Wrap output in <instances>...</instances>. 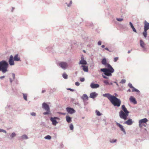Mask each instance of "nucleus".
<instances>
[{
    "label": "nucleus",
    "mask_w": 149,
    "mask_h": 149,
    "mask_svg": "<svg viewBox=\"0 0 149 149\" xmlns=\"http://www.w3.org/2000/svg\"><path fill=\"white\" fill-rule=\"evenodd\" d=\"M14 60L15 61H21L20 58L19 57H18V54H16L15 56L14 57H13Z\"/></svg>",
    "instance_id": "6ab92c4d"
},
{
    "label": "nucleus",
    "mask_w": 149,
    "mask_h": 149,
    "mask_svg": "<svg viewBox=\"0 0 149 149\" xmlns=\"http://www.w3.org/2000/svg\"><path fill=\"white\" fill-rule=\"evenodd\" d=\"M59 119V118L57 117H51L50 118V120L52 122V124L54 125L55 126L58 123L56 120V119Z\"/></svg>",
    "instance_id": "0eeeda50"
},
{
    "label": "nucleus",
    "mask_w": 149,
    "mask_h": 149,
    "mask_svg": "<svg viewBox=\"0 0 149 149\" xmlns=\"http://www.w3.org/2000/svg\"><path fill=\"white\" fill-rule=\"evenodd\" d=\"M10 83H12V82H13V80L11 78H10Z\"/></svg>",
    "instance_id": "4d7b16f0"
},
{
    "label": "nucleus",
    "mask_w": 149,
    "mask_h": 149,
    "mask_svg": "<svg viewBox=\"0 0 149 149\" xmlns=\"http://www.w3.org/2000/svg\"><path fill=\"white\" fill-rule=\"evenodd\" d=\"M79 65H86L87 64V62L84 59L81 60L79 63Z\"/></svg>",
    "instance_id": "a211bd4d"
},
{
    "label": "nucleus",
    "mask_w": 149,
    "mask_h": 149,
    "mask_svg": "<svg viewBox=\"0 0 149 149\" xmlns=\"http://www.w3.org/2000/svg\"><path fill=\"white\" fill-rule=\"evenodd\" d=\"M149 29V23L145 21L144 26V30H148Z\"/></svg>",
    "instance_id": "f3484780"
},
{
    "label": "nucleus",
    "mask_w": 149,
    "mask_h": 149,
    "mask_svg": "<svg viewBox=\"0 0 149 149\" xmlns=\"http://www.w3.org/2000/svg\"><path fill=\"white\" fill-rule=\"evenodd\" d=\"M128 86L131 88H133V86L132 84L131 83H129L128 84Z\"/></svg>",
    "instance_id": "79ce46f5"
},
{
    "label": "nucleus",
    "mask_w": 149,
    "mask_h": 149,
    "mask_svg": "<svg viewBox=\"0 0 149 149\" xmlns=\"http://www.w3.org/2000/svg\"><path fill=\"white\" fill-rule=\"evenodd\" d=\"M30 114L31 116H36V113L34 112L31 113Z\"/></svg>",
    "instance_id": "e433bc0d"
},
{
    "label": "nucleus",
    "mask_w": 149,
    "mask_h": 149,
    "mask_svg": "<svg viewBox=\"0 0 149 149\" xmlns=\"http://www.w3.org/2000/svg\"><path fill=\"white\" fill-rule=\"evenodd\" d=\"M66 119L67 122L68 123H70L72 121V118L70 117L68 115L66 116Z\"/></svg>",
    "instance_id": "412c9836"
},
{
    "label": "nucleus",
    "mask_w": 149,
    "mask_h": 149,
    "mask_svg": "<svg viewBox=\"0 0 149 149\" xmlns=\"http://www.w3.org/2000/svg\"><path fill=\"white\" fill-rule=\"evenodd\" d=\"M110 101L114 106L117 107H120L121 103L120 100L114 96Z\"/></svg>",
    "instance_id": "7ed1b4c3"
},
{
    "label": "nucleus",
    "mask_w": 149,
    "mask_h": 149,
    "mask_svg": "<svg viewBox=\"0 0 149 149\" xmlns=\"http://www.w3.org/2000/svg\"><path fill=\"white\" fill-rule=\"evenodd\" d=\"M13 59V56L12 55H11L10 56L8 61L9 64L10 65H13L14 64Z\"/></svg>",
    "instance_id": "f8f14e48"
},
{
    "label": "nucleus",
    "mask_w": 149,
    "mask_h": 149,
    "mask_svg": "<svg viewBox=\"0 0 149 149\" xmlns=\"http://www.w3.org/2000/svg\"><path fill=\"white\" fill-rule=\"evenodd\" d=\"M109 84H110V85H113V83L111 82L110 83V84L109 83Z\"/></svg>",
    "instance_id": "69168bd1"
},
{
    "label": "nucleus",
    "mask_w": 149,
    "mask_h": 149,
    "mask_svg": "<svg viewBox=\"0 0 149 149\" xmlns=\"http://www.w3.org/2000/svg\"><path fill=\"white\" fill-rule=\"evenodd\" d=\"M12 77H13V79H15V74L14 73H12Z\"/></svg>",
    "instance_id": "3c124183"
},
{
    "label": "nucleus",
    "mask_w": 149,
    "mask_h": 149,
    "mask_svg": "<svg viewBox=\"0 0 149 149\" xmlns=\"http://www.w3.org/2000/svg\"><path fill=\"white\" fill-rule=\"evenodd\" d=\"M80 80L81 82H83L85 81V79L84 78H81L80 79Z\"/></svg>",
    "instance_id": "a18cd8bd"
},
{
    "label": "nucleus",
    "mask_w": 149,
    "mask_h": 149,
    "mask_svg": "<svg viewBox=\"0 0 149 149\" xmlns=\"http://www.w3.org/2000/svg\"><path fill=\"white\" fill-rule=\"evenodd\" d=\"M90 86L92 88H99L100 85L98 84L92 83L91 84Z\"/></svg>",
    "instance_id": "ddd939ff"
},
{
    "label": "nucleus",
    "mask_w": 149,
    "mask_h": 149,
    "mask_svg": "<svg viewBox=\"0 0 149 149\" xmlns=\"http://www.w3.org/2000/svg\"><path fill=\"white\" fill-rule=\"evenodd\" d=\"M128 91V92H130L131 91V90L130 89H129L128 91Z\"/></svg>",
    "instance_id": "0e129e2a"
},
{
    "label": "nucleus",
    "mask_w": 149,
    "mask_h": 149,
    "mask_svg": "<svg viewBox=\"0 0 149 149\" xmlns=\"http://www.w3.org/2000/svg\"><path fill=\"white\" fill-rule=\"evenodd\" d=\"M102 42L101 41H99L97 43L98 45H101Z\"/></svg>",
    "instance_id": "09e8293b"
},
{
    "label": "nucleus",
    "mask_w": 149,
    "mask_h": 149,
    "mask_svg": "<svg viewBox=\"0 0 149 149\" xmlns=\"http://www.w3.org/2000/svg\"><path fill=\"white\" fill-rule=\"evenodd\" d=\"M104 49H105V50H107V51H109V52H111V51H110L109 49L107 48V47H106L104 48Z\"/></svg>",
    "instance_id": "603ef678"
},
{
    "label": "nucleus",
    "mask_w": 149,
    "mask_h": 149,
    "mask_svg": "<svg viewBox=\"0 0 149 149\" xmlns=\"http://www.w3.org/2000/svg\"><path fill=\"white\" fill-rule=\"evenodd\" d=\"M63 77L65 79H67L68 78V75L65 73H64L63 74Z\"/></svg>",
    "instance_id": "c756f323"
},
{
    "label": "nucleus",
    "mask_w": 149,
    "mask_h": 149,
    "mask_svg": "<svg viewBox=\"0 0 149 149\" xmlns=\"http://www.w3.org/2000/svg\"><path fill=\"white\" fill-rule=\"evenodd\" d=\"M81 67L83 68V70L85 72H88V67L85 65H82Z\"/></svg>",
    "instance_id": "5701e85b"
},
{
    "label": "nucleus",
    "mask_w": 149,
    "mask_h": 149,
    "mask_svg": "<svg viewBox=\"0 0 149 149\" xmlns=\"http://www.w3.org/2000/svg\"><path fill=\"white\" fill-rule=\"evenodd\" d=\"M147 30H144V31L143 32V35L145 38H146L147 36Z\"/></svg>",
    "instance_id": "bb28decb"
},
{
    "label": "nucleus",
    "mask_w": 149,
    "mask_h": 149,
    "mask_svg": "<svg viewBox=\"0 0 149 149\" xmlns=\"http://www.w3.org/2000/svg\"><path fill=\"white\" fill-rule=\"evenodd\" d=\"M116 20L119 22L122 21L123 20V18H116Z\"/></svg>",
    "instance_id": "4c0bfd02"
},
{
    "label": "nucleus",
    "mask_w": 149,
    "mask_h": 149,
    "mask_svg": "<svg viewBox=\"0 0 149 149\" xmlns=\"http://www.w3.org/2000/svg\"><path fill=\"white\" fill-rule=\"evenodd\" d=\"M117 141L116 139H111L109 140V142L111 143H113L116 142Z\"/></svg>",
    "instance_id": "cd10ccee"
},
{
    "label": "nucleus",
    "mask_w": 149,
    "mask_h": 149,
    "mask_svg": "<svg viewBox=\"0 0 149 149\" xmlns=\"http://www.w3.org/2000/svg\"><path fill=\"white\" fill-rule=\"evenodd\" d=\"M131 52V51L129 50L128 52V53L129 54Z\"/></svg>",
    "instance_id": "e2e57ef3"
},
{
    "label": "nucleus",
    "mask_w": 149,
    "mask_h": 149,
    "mask_svg": "<svg viewBox=\"0 0 149 149\" xmlns=\"http://www.w3.org/2000/svg\"><path fill=\"white\" fill-rule=\"evenodd\" d=\"M16 134L15 132L12 133L10 135L9 138L10 139H12L13 138L15 137L16 136Z\"/></svg>",
    "instance_id": "393cba45"
},
{
    "label": "nucleus",
    "mask_w": 149,
    "mask_h": 149,
    "mask_svg": "<svg viewBox=\"0 0 149 149\" xmlns=\"http://www.w3.org/2000/svg\"><path fill=\"white\" fill-rule=\"evenodd\" d=\"M28 139V137L27 135L26 134H24L22 135V136L19 137V140H22L24 139Z\"/></svg>",
    "instance_id": "dca6fc26"
},
{
    "label": "nucleus",
    "mask_w": 149,
    "mask_h": 149,
    "mask_svg": "<svg viewBox=\"0 0 149 149\" xmlns=\"http://www.w3.org/2000/svg\"><path fill=\"white\" fill-rule=\"evenodd\" d=\"M126 82V80L125 79H122L120 82V83L124 84Z\"/></svg>",
    "instance_id": "58836bf2"
},
{
    "label": "nucleus",
    "mask_w": 149,
    "mask_h": 149,
    "mask_svg": "<svg viewBox=\"0 0 149 149\" xmlns=\"http://www.w3.org/2000/svg\"><path fill=\"white\" fill-rule=\"evenodd\" d=\"M95 112L96 113V115L98 116H100L102 115V114L97 110H96Z\"/></svg>",
    "instance_id": "7c9ffc66"
},
{
    "label": "nucleus",
    "mask_w": 149,
    "mask_h": 149,
    "mask_svg": "<svg viewBox=\"0 0 149 149\" xmlns=\"http://www.w3.org/2000/svg\"><path fill=\"white\" fill-rule=\"evenodd\" d=\"M116 123L118 127H119L120 128V130L122 131V132H123L125 134H126V132L125 129L123 127V126L122 125H121L119 123H118L116 122Z\"/></svg>",
    "instance_id": "1a4fd4ad"
},
{
    "label": "nucleus",
    "mask_w": 149,
    "mask_h": 149,
    "mask_svg": "<svg viewBox=\"0 0 149 149\" xmlns=\"http://www.w3.org/2000/svg\"><path fill=\"white\" fill-rule=\"evenodd\" d=\"M72 1L71 0L70 1V3L69 4H68L67 3H65V4L67 5L68 7H70L71 6L72 4Z\"/></svg>",
    "instance_id": "473e14b6"
},
{
    "label": "nucleus",
    "mask_w": 149,
    "mask_h": 149,
    "mask_svg": "<svg viewBox=\"0 0 149 149\" xmlns=\"http://www.w3.org/2000/svg\"><path fill=\"white\" fill-rule=\"evenodd\" d=\"M3 132L5 133H6V131L5 130L0 129V132Z\"/></svg>",
    "instance_id": "ea45409f"
},
{
    "label": "nucleus",
    "mask_w": 149,
    "mask_h": 149,
    "mask_svg": "<svg viewBox=\"0 0 149 149\" xmlns=\"http://www.w3.org/2000/svg\"><path fill=\"white\" fill-rule=\"evenodd\" d=\"M140 43L141 46L142 48H144L145 44L142 40H141L140 41Z\"/></svg>",
    "instance_id": "a878e982"
},
{
    "label": "nucleus",
    "mask_w": 149,
    "mask_h": 149,
    "mask_svg": "<svg viewBox=\"0 0 149 149\" xmlns=\"http://www.w3.org/2000/svg\"><path fill=\"white\" fill-rule=\"evenodd\" d=\"M148 121V119L146 118H144L141 119L139 120L140 123H145Z\"/></svg>",
    "instance_id": "4be33fe9"
},
{
    "label": "nucleus",
    "mask_w": 149,
    "mask_h": 149,
    "mask_svg": "<svg viewBox=\"0 0 149 149\" xmlns=\"http://www.w3.org/2000/svg\"><path fill=\"white\" fill-rule=\"evenodd\" d=\"M102 77H103L104 78V79H109V77H107L106 75L105 76V75H103V74H102Z\"/></svg>",
    "instance_id": "a19ab883"
},
{
    "label": "nucleus",
    "mask_w": 149,
    "mask_h": 149,
    "mask_svg": "<svg viewBox=\"0 0 149 149\" xmlns=\"http://www.w3.org/2000/svg\"><path fill=\"white\" fill-rule=\"evenodd\" d=\"M70 129L71 130H73L74 129V126L72 124H70Z\"/></svg>",
    "instance_id": "c9c22d12"
},
{
    "label": "nucleus",
    "mask_w": 149,
    "mask_h": 149,
    "mask_svg": "<svg viewBox=\"0 0 149 149\" xmlns=\"http://www.w3.org/2000/svg\"><path fill=\"white\" fill-rule=\"evenodd\" d=\"M129 24L130 25V27L131 28L133 26H134L132 24V23L131 22H129Z\"/></svg>",
    "instance_id": "49530a36"
},
{
    "label": "nucleus",
    "mask_w": 149,
    "mask_h": 149,
    "mask_svg": "<svg viewBox=\"0 0 149 149\" xmlns=\"http://www.w3.org/2000/svg\"><path fill=\"white\" fill-rule=\"evenodd\" d=\"M132 88V92L135 91L137 92H139V90L136 89V88H135L134 87H133V88Z\"/></svg>",
    "instance_id": "c85d7f7f"
},
{
    "label": "nucleus",
    "mask_w": 149,
    "mask_h": 149,
    "mask_svg": "<svg viewBox=\"0 0 149 149\" xmlns=\"http://www.w3.org/2000/svg\"><path fill=\"white\" fill-rule=\"evenodd\" d=\"M45 91H46L45 90H43L42 91V93H45Z\"/></svg>",
    "instance_id": "13d9d810"
},
{
    "label": "nucleus",
    "mask_w": 149,
    "mask_h": 149,
    "mask_svg": "<svg viewBox=\"0 0 149 149\" xmlns=\"http://www.w3.org/2000/svg\"><path fill=\"white\" fill-rule=\"evenodd\" d=\"M81 98L84 101L88 100V97L87 95L86 94H84L81 97Z\"/></svg>",
    "instance_id": "aec40b11"
},
{
    "label": "nucleus",
    "mask_w": 149,
    "mask_h": 149,
    "mask_svg": "<svg viewBox=\"0 0 149 149\" xmlns=\"http://www.w3.org/2000/svg\"><path fill=\"white\" fill-rule=\"evenodd\" d=\"M122 109L123 110L124 112L127 113H129V112L127 110L126 108L125 107V106L123 105L122 106Z\"/></svg>",
    "instance_id": "b1692460"
},
{
    "label": "nucleus",
    "mask_w": 149,
    "mask_h": 149,
    "mask_svg": "<svg viewBox=\"0 0 149 149\" xmlns=\"http://www.w3.org/2000/svg\"><path fill=\"white\" fill-rule=\"evenodd\" d=\"M75 85L77 86H79L80 85V83L78 82H76L75 83Z\"/></svg>",
    "instance_id": "de8ad7c7"
},
{
    "label": "nucleus",
    "mask_w": 149,
    "mask_h": 149,
    "mask_svg": "<svg viewBox=\"0 0 149 149\" xmlns=\"http://www.w3.org/2000/svg\"><path fill=\"white\" fill-rule=\"evenodd\" d=\"M101 47L102 48H104L105 47V46L104 45H102L101 46Z\"/></svg>",
    "instance_id": "052dcab7"
},
{
    "label": "nucleus",
    "mask_w": 149,
    "mask_h": 149,
    "mask_svg": "<svg viewBox=\"0 0 149 149\" xmlns=\"http://www.w3.org/2000/svg\"><path fill=\"white\" fill-rule=\"evenodd\" d=\"M142 123H140V122L139 121V126L140 127H141L142 125H141Z\"/></svg>",
    "instance_id": "6e6d98bb"
},
{
    "label": "nucleus",
    "mask_w": 149,
    "mask_h": 149,
    "mask_svg": "<svg viewBox=\"0 0 149 149\" xmlns=\"http://www.w3.org/2000/svg\"><path fill=\"white\" fill-rule=\"evenodd\" d=\"M58 65L62 69L64 70L66 69L68 67L67 63L64 62H60L58 63Z\"/></svg>",
    "instance_id": "423d86ee"
},
{
    "label": "nucleus",
    "mask_w": 149,
    "mask_h": 149,
    "mask_svg": "<svg viewBox=\"0 0 149 149\" xmlns=\"http://www.w3.org/2000/svg\"><path fill=\"white\" fill-rule=\"evenodd\" d=\"M101 63L102 65H105L107 68L101 69L100 71L103 72L105 75L107 76H111L112 74L114 72V70L109 63H107L106 58H103Z\"/></svg>",
    "instance_id": "f257e3e1"
},
{
    "label": "nucleus",
    "mask_w": 149,
    "mask_h": 149,
    "mask_svg": "<svg viewBox=\"0 0 149 149\" xmlns=\"http://www.w3.org/2000/svg\"><path fill=\"white\" fill-rule=\"evenodd\" d=\"M129 113L124 112L122 110L120 111L119 112V116L121 118L125 120L127 119V116Z\"/></svg>",
    "instance_id": "39448f33"
},
{
    "label": "nucleus",
    "mask_w": 149,
    "mask_h": 149,
    "mask_svg": "<svg viewBox=\"0 0 149 149\" xmlns=\"http://www.w3.org/2000/svg\"><path fill=\"white\" fill-rule=\"evenodd\" d=\"M51 136L50 135H48L45 137V139H47L50 140L51 139Z\"/></svg>",
    "instance_id": "2f4dec72"
},
{
    "label": "nucleus",
    "mask_w": 149,
    "mask_h": 149,
    "mask_svg": "<svg viewBox=\"0 0 149 149\" xmlns=\"http://www.w3.org/2000/svg\"><path fill=\"white\" fill-rule=\"evenodd\" d=\"M134 121L130 118H129L127 120L125 121L124 123V124H126L128 125H131L132 124Z\"/></svg>",
    "instance_id": "9d476101"
},
{
    "label": "nucleus",
    "mask_w": 149,
    "mask_h": 149,
    "mask_svg": "<svg viewBox=\"0 0 149 149\" xmlns=\"http://www.w3.org/2000/svg\"><path fill=\"white\" fill-rule=\"evenodd\" d=\"M97 94L95 92H92L90 93V97L94 99L97 96Z\"/></svg>",
    "instance_id": "2eb2a0df"
},
{
    "label": "nucleus",
    "mask_w": 149,
    "mask_h": 149,
    "mask_svg": "<svg viewBox=\"0 0 149 149\" xmlns=\"http://www.w3.org/2000/svg\"><path fill=\"white\" fill-rule=\"evenodd\" d=\"M103 82L106 85H108L109 84L108 80H104L103 81Z\"/></svg>",
    "instance_id": "f704fd0d"
},
{
    "label": "nucleus",
    "mask_w": 149,
    "mask_h": 149,
    "mask_svg": "<svg viewBox=\"0 0 149 149\" xmlns=\"http://www.w3.org/2000/svg\"><path fill=\"white\" fill-rule=\"evenodd\" d=\"M5 76H1L0 77V79H2L3 78H5Z\"/></svg>",
    "instance_id": "864d4df0"
},
{
    "label": "nucleus",
    "mask_w": 149,
    "mask_h": 149,
    "mask_svg": "<svg viewBox=\"0 0 149 149\" xmlns=\"http://www.w3.org/2000/svg\"><path fill=\"white\" fill-rule=\"evenodd\" d=\"M81 60L84 59V58L83 56L81 57Z\"/></svg>",
    "instance_id": "680f3d73"
},
{
    "label": "nucleus",
    "mask_w": 149,
    "mask_h": 149,
    "mask_svg": "<svg viewBox=\"0 0 149 149\" xmlns=\"http://www.w3.org/2000/svg\"><path fill=\"white\" fill-rule=\"evenodd\" d=\"M66 110L69 114H72L75 112L76 111L73 108L67 107L66 109Z\"/></svg>",
    "instance_id": "6e6552de"
},
{
    "label": "nucleus",
    "mask_w": 149,
    "mask_h": 149,
    "mask_svg": "<svg viewBox=\"0 0 149 149\" xmlns=\"http://www.w3.org/2000/svg\"><path fill=\"white\" fill-rule=\"evenodd\" d=\"M15 9V8H14V7H12V10H11V11L12 12H13V10Z\"/></svg>",
    "instance_id": "bf43d9fd"
},
{
    "label": "nucleus",
    "mask_w": 149,
    "mask_h": 149,
    "mask_svg": "<svg viewBox=\"0 0 149 149\" xmlns=\"http://www.w3.org/2000/svg\"><path fill=\"white\" fill-rule=\"evenodd\" d=\"M68 90H70L71 91H74V89H72L71 88H69L68 89Z\"/></svg>",
    "instance_id": "5fc2aeb1"
},
{
    "label": "nucleus",
    "mask_w": 149,
    "mask_h": 149,
    "mask_svg": "<svg viewBox=\"0 0 149 149\" xmlns=\"http://www.w3.org/2000/svg\"><path fill=\"white\" fill-rule=\"evenodd\" d=\"M118 57H115L114 58V60H113L115 62H116L118 60Z\"/></svg>",
    "instance_id": "37998d69"
},
{
    "label": "nucleus",
    "mask_w": 149,
    "mask_h": 149,
    "mask_svg": "<svg viewBox=\"0 0 149 149\" xmlns=\"http://www.w3.org/2000/svg\"><path fill=\"white\" fill-rule=\"evenodd\" d=\"M83 52H84V53H86V51L85 50H83Z\"/></svg>",
    "instance_id": "774afa93"
},
{
    "label": "nucleus",
    "mask_w": 149,
    "mask_h": 149,
    "mask_svg": "<svg viewBox=\"0 0 149 149\" xmlns=\"http://www.w3.org/2000/svg\"><path fill=\"white\" fill-rule=\"evenodd\" d=\"M42 107L47 111L46 112L43 113L44 115L49 114L50 113V108L49 106L45 102H44L42 104Z\"/></svg>",
    "instance_id": "20e7f679"
},
{
    "label": "nucleus",
    "mask_w": 149,
    "mask_h": 149,
    "mask_svg": "<svg viewBox=\"0 0 149 149\" xmlns=\"http://www.w3.org/2000/svg\"><path fill=\"white\" fill-rule=\"evenodd\" d=\"M116 84L117 86H119L118 84L117 83Z\"/></svg>",
    "instance_id": "338daca9"
},
{
    "label": "nucleus",
    "mask_w": 149,
    "mask_h": 149,
    "mask_svg": "<svg viewBox=\"0 0 149 149\" xmlns=\"http://www.w3.org/2000/svg\"><path fill=\"white\" fill-rule=\"evenodd\" d=\"M130 102L133 103L134 104H136L137 103L135 99L133 96H131L130 98Z\"/></svg>",
    "instance_id": "4468645a"
},
{
    "label": "nucleus",
    "mask_w": 149,
    "mask_h": 149,
    "mask_svg": "<svg viewBox=\"0 0 149 149\" xmlns=\"http://www.w3.org/2000/svg\"><path fill=\"white\" fill-rule=\"evenodd\" d=\"M9 64L7 62L4 60L0 61V69L3 73H5L8 71L7 69Z\"/></svg>",
    "instance_id": "f03ea898"
},
{
    "label": "nucleus",
    "mask_w": 149,
    "mask_h": 149,
    "mask_svg": "<svg viewBox=\"0 0 149 149\" xmlns=\"http://www.w3.org/2000/svg\"><path fill=\"white\" fill-rule=\"evenodd\" d=\"M131 28L132 29L133 31L134 32H135L136 33V29H135V28L134 27V26Z\"/></svg>",
    "instance_id": "c03bdc74"
},
{
    "label": "nucleus",
    "mask_w": 149,
    "mask_h": 149,
    "mask_svg": "<svg viewBox=\"0 0 149 149\" xmlns=\"http://www.w3.org/2000/svg\"><path fill=\"white\" fill-rule=\"evenodd\" d=\"M59 113L60 114H61L63 115H65L66 114V113H65L59 112Z\"/></svg>",
    "instance_id": "8fccbe9b"
},
{
    "label": "nucleus",
    "mask_w": 149,
    "mask_h": 149,
    "mask_svg": "<svg viewBox=\"0 0 149 149\" xmlns=\"http://www.w3.org/2000/svg\"><path fill=\"white\" fill-rule=\"evenodd\" d=\"M23 97H24V99L25 100L27 101V95H26V94H24V93H23Z\"/></svg>",
    "instance_id": "72a5a7b5"
},
{
    "label": "nucleus",
    "mask_w": 149,
    "mask_h": 149,
    "mask_svg": "<svg viewBox=\"0 0 149 149\" xmlns=\"http://www.w3.org/2000/svg\"><path fill=\"white\" fill-rule=\"evenodd\" d=\"M103 96L107 98L110 101L113 96L112 95L110 94L107 93L103 94Z\"/></svg>",
    "instance_id": "9b49d317"
}]
</instances>
